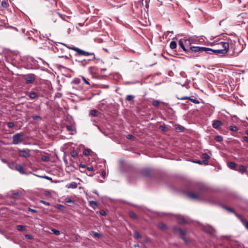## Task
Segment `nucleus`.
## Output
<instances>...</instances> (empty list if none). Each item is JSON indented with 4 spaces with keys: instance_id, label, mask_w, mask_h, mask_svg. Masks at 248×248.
Returning a JSON list of instances; mask_svg holds the SVG:
<instances>
[{
    "instance_id": "obj_24",
    "label": "nucleus",
    "mask_w": 248,
    "mask_h": 248,
    "mask_svg": "<svg viewBox=\"0 0 248 248\" xmlns=\"http://www.w3.org/2000/svg\"><path fill=\"white\" fill-rule=\"evenodd\" d=\"M29 96L30 98L33 99H34L36 97H37V94L35 92H31V93H29Z\"/></svg>"
},
{
    "instance_id": "obj_42",
    "label": "nucleus",
    "mask_w": 248,
    "mask_h": 248,
    "mask_svg": "<svg viewBox=\"0 0 248 248\" xmlns=\"http://www.w3.org/2000/svg\"><path fill=\"white\" fill-rule=\"evenodd\" d=\"M66 128L69 131H73L74 130L73 127L71 125H67Z\"/></svg>"
},
{
    "instance_id": "obj_9",
    "label": "nucleus",
    "mask_w": 248,
    "mask_h": 248,
    "mask_svg": "<svg viewBox=\"0 0 248 248\" xmlns=\"http://www.w3.org/2000/svg\"><path fill=\"white\" fill-rule=\"evenodd\" d=\"M236 216L240 219L241 223L245 227V228L248 230V222L243 219L242 216L241 215L236 214Z\"/></svg>"
},
{
    "instance_id": "obj_59",
    "label": "nucleus",
    "mask_w": 248,
    "mask_h": 248,
    "mask_svg": "<svg viewBox=\"0 0 248 248\" xmlns=\"http://www.w3.org/2000/svg\"><path fill=\"white\" fill-rule=\"evenodd\" d=\"M73 82H75L77 84L79 83V79H76L73 81Z\"/></svg>"
},
{
    "instance_id": "obj_35",
    "label": "nucleus",
    "mask_w": 248,
    "mask_h": 248,
    "mask_svg": "<svg viewBox=\"0 0 248 248\" xmlns=\"http://www.w3.org/2000/svg\"><path fill=\"white\" fill-rule=\"evenodd\" d=\"M90 152L91 150L90 149H85L84 150L83 154L84 155L87 156L89 155Z\"/></svg>"
},
{
    "instance_id": "obj_36",
    "label": "nucleus",
    "mask_w": 248,
    "mask_h": 248,
    "mask_svg": "<svg viewBox=\"0 0 248 248\" xmlns=\"http://www.w3.org/2000/svg\"><path fill=\"white\" fill-rule=\"evenodd\" d=\"M202 157L205 159H208L210 158V157L209 155L208 154H207V153H203L202 155Z\"/></svg>"
},
{
    "instance_id": "obj_61",
    "label": "nucleus",
    "mask_w": 248,
    "mask_h": 248,
    "mask_svg": "<svg viewBox=\"0 0 248 248\" xmlns=\"http://www.w3.org/2000/svg\"><path fill=\"white\" fill-rule=\"evenodd\" d=\"M57 208L61 209L62 207H63V206L62 205H57Z\"/></svg>"
},
{
    "instance_id": "obj_60",
    "label": "nucleus",
    "mask_w": 248,
    "mask_h": 248,
    "mask_svg": "<svg viewBox=\"0 0 248 248\" xmlns=\"http://www.w3.org/2000/svg\"><path fill=\"white\" fill-rule=\"evenodd\" d=\"M133 136L132 135H128L127 136V138L128 139H132Z\"/></svg>"
},
{
    "instance_id": "obj_19",
    "label": "nucleus",
    "mask_w": 248,
    "mask_h": 248,
    "mask_svg": "<svg viewBox=\"0 0 248 248\" xmlns=\"http://www.w3.org/2000/svg\"><path fill=\"white\" fill-rule=\"evenodd\" d=\"M99 112L96 109H92L90 112V114L93 117L98 116Z\"/></svg>"
},
{
    "instance_id": "obj_21",
    "label": "nucleus",
    "mask_w": 248,
    "mask_h": 248,
    "mask_svg": "<svg viewBox=\"0 0 248 248\" xmlns=\"http://www.w3.org/2000/svg\"><path fill=\"white\" fill-rule=\"evenodd\" d=\"M170 46L171 49H175L177 47V43L174 41H172L170 43Z\"/></svg>"
},
{
    "instance_id": "obj_58",
    "label": "nucleus",
    "mask_w": 248,
    "mask_h": 248,
    "mask_svg": "<svg viewBox=\"0 0 248 248\" xmlns=\"http://www.w3.org/2000/svg\"><path fill=\"white\" fill-rule=\"evenodd\" d=\"M39 59L42 61L44 64H46L47 66L48 65V64L46 62H45L44 60H43V59H42L41 58H39Z\"/></svg>"
},
{
    "instance_id": "obj_64",
    "label": "nucleus",
    "mask_w": 248,
    "mask_h": 248,
    "mask_svg": "<svg viewBox=\"0 0 248 248\" xmlns=\"http://www.w3.org/2000/svg\"><path fill=\"white\" fill-rule=\"evenodd\" d=\"M13 195H16V196H18L19 195V193L18 192H16L13 193Z\"/></svg>"
},
{
    "instance_id": "obj_39",
    "label": "nucleus",
    "mask_w": 248,
    "mask_h": 248,
    "mask_svg": "<svg viewBox=\"0 0 248 248\" xmlns=\"http://www.w3.org/2000/svg\"><path fill=\"white\" fill-rule=\"evenodd\" d=\"M40 202L46 205H47V206H49L50 205V203L48 202H47L46 201H43V200H41L40 201Z\"/></svg>"
},
{
    "instance_id": "obj_52",
    "label": "nucleus",
    "mask_w": 248,
    "mask_h": 248,
    "mask_svg": "<svg viewBox=\"0 0 248 248\" xmlns=\"http://www.w3.org/2000/svg\"><path fill=\"white\" fill-rule=\"evenodd\" d=\"M87 170L89 171H92L93 170V167H88L87 168Z\"/></svg>"
},
{
    "instance_id": "obj_55",
    "label": "nucleus",
    "mask_w": 248,
    "mask_h": 248,
    "mask_svg": "<svg viewBox=\"0 0 248 248\" xmlns=\"http://www.w3.org/2000/svg\"><path fill=\"white\" fill-rule=\"evenodd\" d=\"M204 164L205 165H208L209 161H208V159H205V160L202 161V164Z\"/></svg>"
},
{
    "instance_id": "obj_3",
    "label": "nucleus",
    "mask_w": 248,
    "mask_h": 248,
    "mask_svg": "<svg viewBox=\"0 0 248 248\" xmlns=\"http://www.w3.org/2000/svg\"><path fill=\"white\" fill-rule=\"evenodd\" d=\"M24 135L23 133H18L12 137V144L18 145L21 143L24 140Z\"/></svg>"
},
{
    "instance_id": "obj_33",
    "label": "nucleus",
    "mask_w": 248,
    "mask_h": 248,
    "mask_svg": "<svg viewBox=\"0 0 248 248\" xmlns=\"http://www.w3.org/2000/svg\"><path fill=\"white\" fill-rule=\"evenodd\" d=\"M51 231L56 235H59L60 234V232L59 230H56L55 229H51Z\"/></svg>"
},
{
    "instance_id": "obj_48",
    "label": "nucleus",
    "mask_w": 248,
    "mask_h": 248,
    "mask_svg": "<svg viewBox=\"0 0 248 248\" xmlns=\"http://www.w3.org/2000/svg\"><path fill=\"white\" fill-rule=\"evenodd\" d=\"M25 236L26 238L28 239H32L33 238V237L30 234H26Z\"/></svg>"
},
{
    "instance_id": "obj_47",
    "label": "nucleus",
    "mask_w": 248,
    "mask_h": 248,
    "mask_svg": "<svg viewBox=\"0 0 248 248\" xmlns=\"http://www.w3.org/2000/svg\"><path fill=\"white\" fill-rule=\"evenodd\" d=\"M65 202L67 203H71V202H73V201H72L71 199L70 198H66L65 199Z\"/></svg>"
},
{
    "instance_id": "obj_2",
    "label": "nucleus",
    "mask_w": 248,
    "mask_h": 248,
    "mask_svg": "<svg viewBox=\"0 0 248 248\" xmlns=\"http://www.w3.org/2000/svg\"><path fill=\"white\" fill-rule=\"evenodd\" d=\"M58 44L63 45V46H65L66 47H67V48L75 51L77 52V54H76V55H77V56H80V55L86 56H93V59H95V54L94 53H90L87 51H85L84 50L80 49L78 47H76L75 46L70 47V46H67L66 44L58 42L56 43V45L57 46H58Z\"/></svg>"
},
{
    "instance_id": "obj_29",
    "label": "nucleus",
    "mask_w": 248,
    "mask_h": 248,
    "mask_svg": "<svg viewBox=\"0 0 248 248\" xmlns=\"http://www.w3.org/2000/svg\"><path fill=\"white\" fill-rule=\"evenodd\" d=\"M158 226L161 230H165L167 228L166 225L162 223L158 224Z\"/></svg>"
},
{
    "instance_id": "obj_38",
    "label": "nucleus",
    "mask_w": 248,
    "mask_h": 248,
    "mask_svg": "<svg viewBox=\"0 0 248 248\" xmlns=\"http://www.w3.org/2000/svg\"><path fill=\"white\" fill-rule=\"evenodd\" d=\"M7 124L9 128H13L14 126V124L13 122H8Z\"/></svg>"
},
{
    "instance_id": "obj_43",
    "label": "nucleus",
    "mask_w": 248,
    "mask_h": 248,
    "mask_svg": "<svg viewBox=\"0 0 248 248\" xmlns=\"http://www.w3.org/2000/svg\"><path fill=\"white\" fill-rule=\"evenodd\" d=\"M1 5L3 7H6L7 6V3L5 1H2L1 2Z\"/></svg>"
},
{
    "instance_id": "obj_63",
    "label": "nucleus",
    "mask_w": 248,
    "mask_h": 248,
    "mask_svg": "<svg viewBox=\"0 0 248 248\" xmlns=\"http://www.w3.org/2000/svg\"><path fill=\"white\" fill-rule=\"evenodd\" d=\"M86 174L89 176H93V173H90L88 174L87 172H86Z\"/></svg>"
},
{
    "instance_id": "obj_50",
    "label": "nucleus",
    "mask_w": 248,
    "mask_h": 248,
    "mask_svg": "<svg viewBox=\"0 0 248 248\" xmlns=\"http://www.w3.org/2000/svg\"><path fill=\"white\" fill-rule=\"evenodd\" d=\"M143 172L145 173L146 176H147L149 174V170L146 169L143 170Z\"/></svg>"
},
{
    "instance_id": "obj_23",
    "label": "nucleus",
    "mask_w": 248,
    "mask_h": 248,
    "mask_svg": "<svg viewBox=\"0 0 248 248\" xmlns=\"http://www.w3.org/2000/svg\"><path fill=\"white\" fill-rule=\"evenodd\" d=\"M236 164L233 162H229L228 163V166L231 169L234 170L236 167Z\"/></svg>"
},
{
    "instance_id": "obj_49",
    "label": "nucleus",
    "mask_w": 248,
    "mask_h": 248,
    "mask_svg": "<svg viewBox=\"0 0 248 248\" xmlns=\"http://www.w3.org/2000/svg\"><path fill=\"white\" fill-rule=\"evenodd\" d=\"M28 210H29V211H31V212H32V213H37V211H36V210L33 209H31V208H29Z\"/></svg>"
},
{
    "instance_id": "obj_15",
    "label": "nucleus",
    "mask_w": 248,
    "mask_h": 248,
    "mask_svg": "<svg viewBox=\"0 0 248 248\" xmlns=\"http://www.w3.org/2000/svg\"><path fill=\"white\" fill-rule=\"evenodd\" d=\"M203 229L208 233L212 234L213 232V229L211 227L204 226Z\"/></svg>"
},
{
    "instance_id": "obj_12",
    "label": "nucleus",
    "mask_w": 248,
    "mask_h": 248,
    "mask_svg": "<svg viewBox=\"0 0 248 248\" xmlns=\"http://www.w3.org/2000/svg\"><path fill=\"white\" fill-rule=\"evenodd\" d=\"M65 187L67 188L75 189L78 187V184L75 182H71L66 185Z\"/></svg>"
},
{
    "instance_id": "obj_5",
    "label": "nucleus",
    "mask_w": 248,
    "mask_h": 248,
    "mask_svg": "<svg viewBox=\"0 0 248 248\" xmlns=\"http://www.w3.org/2000/svg\"><path fill=\"white\" fill-rule=\"evenodd\" d=\"M187 196L191 199L201 200V197H202V194L201 192H191L188 193Z\"/></svg>"
},
{
    "instance_id": "obj_10",
    "label": "nucleus",
    "mask_w": 248,
    "mask_h": 248,
    "mask_svg": "<svg viewBox=\"0 0 248 248\" xmlns=\"http://www.w3.org/2000/svg\"><path fill=\"white\" fill-rule=\"evenodd\" d=\"M222 125V122L219 120H215L212 124L213 127L215 129H218Z\"/></svg>"
},
{
    "instance_id": "obj_6",
    "label": "nucleus",
    "mask_w": 248,
    "mask_h": 248,
    "mask_svg": "<svg viewBox=\"0 0 248 248\" xmlns=\"http://www.w3.org/2000/svg\"><path fill=\"white\" fill-rule=\"evenodd\" d=\"M206 47H201V46H191L190 49L187 50V53H188L190 52H198L200 51L203 52L206 51L207 49Z\"/></svg>"
},
{
    "instance_id": "obj_11",
    "label": "nucleus",
    "mask_w": 248,
    "mask_h": 248,
    "mask_svg": "<svg viewBox=\"0 0 248 248\" xmlns=\"http://www.w3.org/2000/svg\"><path fill=\"white\" fill-rule=\"evenodd\" d=\"M181 100L188 99L194 104H199L200 101L196 99H193L189 96H183L180 98Z\"/></svg>"
},
{
    "instance_id": "obj_44",
    "label": "nucleus",
    "mask_w": 248,
    "mask_h": 248,
    "mask_svg": "<svg viewBox=\"0 0 248 248\" xmlns=\"http://www.w3.org/2000/svg\"><path fill=\"white\" fill-rule=\"evenodd\" d=\"M82 79L86 84L90 85L89 82L84 77H82Z\"/></svg>"
},
{
    "instance_id": "obj_4",
    "label": "nucleus",
    "mask_w": 248,
    "mask_h": 248,
    "mask_svg": "<svg viewBox=\"0 0 248 248\" xmlns=\"http://www.w3.org/2000/svg\"><path fill=\"white\" fill-rule=\"evenodd\" d=\"M174 231L180 234V237L186 243H187V240L186 238L185 235L186 234V231L181 229L178 227H173Z\"/></svg>"
},
{
    "instance_id": "obj_45",
    "label": "nucleus",
    "mask_w": 248,
    "mask_h": 248,
    "mask_svg": "<svg viewBox=\"0 0 248 248\" xmlns=\"http://www.w3.org/2000/svg\"><path fill=\"white\" fill-rule=\"evenodd\" d=\"M193 162L197 163V164H199L200 165L202 164V161H201V160H194V161H193Z\"/></svg>"
},
{
    "instance_id": "obj_8",
    "label": "nucleus",
    "mask_w": 248,
    "mask_h": 248,
    "mask_svg": "<svg viewBox=\"0 0 248 248\" xmlns=\"http://www.w3.org/2000/svg\"><path fill=\"white\" fill-rule=\"evenodd\" d=\"M189 42V40L185 39H181L179 41V46L186 53H187L188 49H186V48L185 45L187 43H188Z\"/></svg>"
},
{
    "instance_id": "obj_53",
    "label": "nucleus",
    "mask_w": 248,
    "mask_h": 248,
    "mask_svg": "<svg viewBox=\"0 0 248 248\" xmlns=\"http://www.w3.org/2000/svg\"><path fill=\"white\" fill-rule=\"evenodd\" d=\"M0 159L4 163L8 164V162L6 159H5L4 158H2L1 157L0 158Z\"/></svg>"
},
{
    "instance_id": "obj_28",
    "label": "nucleus",
    "mask_w": 248,
    "mask_h": 248,
    "mask_svg": "<svg viewBox=\"0 0 248 248\" xmlns=\"http://www.w3.org/2000/svg\"><path fill=\"white\" fill-rule=\"evenodd\" d=\"M89 203L90 206H91L93 207H94L95 206H97V203L93 201H91L89 202Z\"/></svg>"
},
{
    "instance_id": "obj_20",
    "label": "nucleus",
    "mask_w": 248,
    "mask_h": 248,
    "mask_svg": "<svg viewBox=\"0 0 248 248\" xmlns=\"http://www.w3.org/2000/svg\"><path fill=\"white\" fill-rule=\"evenodd\" d=\"M221 207L224 208V209L230 212H232V213H234L235 215H236V214H237L235 211L232 208H230V207H227V206H224V205H221Z\"/></svg>"
},
{
    "instance_id": "obj_16",
    "label": "nucleus",
    "mask_w": 248,
    "mask_h": 248,
    "mask_svg": "<svg viewBox=\"0 0 248 248\" xmlns=\"http://www.w3.org/2000/svg\"><path fill=\"white\" fill-rule=\"evenodd\" d=\"M91 60V59H88V60L84 59V60H82L81 61H78V62L81 63V65H82L83 66H85L86 65H87L88 63H89Z\"/></svg>"
},
{
    "instance_id": "obj_1",
    "label": "nucleus",
    "mask_w": 248,
    "mask_h": 248,
    "mask_svg": "<svg viewBox=\"0 0 248 248\" xmlns=\"http://www.w3.org/2000/svg\"><path fill=\"white\" fill-rule=\"evenodd\" d=\"M217 46H221L223 48H216L212 49L208 47L206 49L205 52L207 53L210 54V52H213L216 55L222 54L224 55L227 53L229 50V44L227 42L220 41L217 44Z\"/></svg>"
},
{
    "instance_id": "obj_40",
    "label": "nucleus",
    "mask_w": 248,
    "mask_h": 248,
    "mask_svg": "<svg viewBox=\"0 0 248 248\" xmlns=\"http://www.w3.org/2000/svg\"><path fill=\"white\" fill-rule=\"evenodd\" d=\"M71 155L72 157H75L77 156L78 153L75 151H73L71 153Z\"/></svg>"
},
{
    "instance_id": "obj_41",
    "label": "nucleus",
    "mask_w": 248,
    "mask_h": 248,
    "mask_svg": "<svg viewBox=\"0 0 248 248\" xmlns=\"http://www.w3.org/2000/svg\"><path fill=\"white\" fill-rule=\"evenodd\" d=\"M30 60H31V62H32V63H33L34 65L37 64V63L38 62H37L36 60H35L34 58H31L30 59Z\"/></svg>"
},
{
    "instance_id": "obj_31",
    "label": "nucleus",
    "mask_w": 248,
    "mask_h": 248,
    "mask_svg": "<svg viewBox=\"0 0 248 248\" xmlns=\"http://www.w3.org/2000/svg\"><path fill=\"white\" fill-rule=\"evenodd\" d=\"M229 129L230 130H231L232 131H237L238 129V128L237 127V126H236L235 125H231L229 127Z\"/></svg>"
},
{
    "instance_id": "obj_7",
    "label": "nucleus",
    "mask_w": 248,
    "mask_h": 248,
    "mask_svg": "<svg viewBox=\"0 0 248 248\" xmlns=\"http://www.w3.org/2000/svg\"><path fill=\"white\" fill-rule=\"evenodd\" d=\"M26 83L31 84L36 79V76L33 74H29L25 76Z\"/></svg>"
},
{
    "instance_id": "obj_34",
    "label": "nucleus",
    "mask_w": 248,
    "mask_h": 248,
    "mask_svg": "<svg viewBox=\"0 0 248 248\" xmlns=\"http://www.w3.org/2000/svg\"><path fill=\"white\" fill-rule=\"evenodd\" d=\"M8 167L12 170H14L15 169V168L16 167L15 166V164L14 163H8L7 164Z\"/></svg>"
},
{
    "instance_id": "obj_14",
    "label": "nucleus",
    "mask_w": 248,
    "mask_h": 248,
    "mask_svg": "<svg viewBox=\"0 0 248 248\" xmlns=\"http://www.w3.org/2000/svg\"><path fill=\"white\" fill-rule=\"evenodd\" d=\"M15 170L18 171L21 174H25L23 167L21 165H17L16 166Z\"/></svg>"
},
{
    "instance_id": "obj_25",
    "label": "nucleus",
    "mask_w": 248,
    "mask_h": 248,
    "mask_svg": "<svg viewBox=\"0 0 248 248\" xmlns=\"http://www.w3.org/2000/svg\"><path fill=\"white\" fill-rule=\"evenodd\" d=\"M91 232L93 234L94 237H95L96 238H101L102 236V235L100 233H99L98 232H96L92 231Z\"/></svg>"
},
{
    "instance_id": "obj_54",
    "label": "nucleus",
    "mask_w": 248,
    "mask_h": 248,
    "mask_svg": "<svg viewBox=\"0 0 248 248\" xmlns=\"http://www.w3.org/2000/svg\"><path fill=\"white\" fill-rule=\"evenodd\" d=\"M41 177H42V178H45L47 180H51V178L49 177V176H40Z\"/></svg>"
},
{
    "instance_id": "obj_17",
    "label": "nucleus",
    "mask_w": 248,
    "mask_h": 248,
    "mask_svg": "<svg viewBox=\"0 0 248 248\" xmlns=\"http://www.w3.org/2000/svg\"><path fill=\"white\" fill-rule=\"evenodd\" d=\"M29 155V152L25 150H22L19 151V155L22 157H26Z\"/></svg>"
},
{
    "instance_id": "obj_22",
    "label": "nucleus",
    "mask_w": 248,
    "mask_h": 248,
    "mask_svg": "<svg viewBox=\"0 0 248 248\" xmlns=\"http://www.w3.org/2000/svg\"><path fill=\"white\" fill-rule=\"evenodd\" d=\"M16 229L19 231H24L26 230V227L21 225H18L16 226Z\"/></svg>"
},
{
    "instance_id": "obj_46",
    "label": "nucleus",
    "mask_w": 248,
    "mask_h": 248,
    "mask_svg": "<svg viewBox=\"0 0 248 248\" xmlns=\"http://www.w3.org/2000/svg\"><path fill=\"white\" fill-rule=\"evenodd\" d=\"M32 118L34 120H37L39 119H41V118L39 116H38V115H33L32 116Z\"/></svg>"
},
{
    "instance_id": "obj_13",
    "label": "nucleus",
    "mask_w": 248,
    "mask_h": 248,
    "mask_svg": "<svg viewBox=\"0 0 248 248\" xmlns=\"http://www.w3.org/2000/svg\"><path fill=\"white\" fill-rule=\"evenodd\" d=\"M178 222L180 224H185L186 222L184 217L178 215L177 216Z\"/></svg>"
},
{
    "instance_id": "obj_18",
    "label": "nucleus",
    "mask_w": 248,
    "mask_h": 248,
    "mask_svg": "<svg viewBox=\"0 0 248 248\" xmlns=\"http://www.w3.org/2000/svg\"><path fill=\"white\" fill-rule=\"evenodd\" d=\"M162 103V102H161L159 100H154L153 101V103H152V104L155 107H157V108H159V106H160V103ZM162 103L164 104H166V103H165V102H162Z\"/></svg>"
},
{
    "instance_id": "obj_51",
    "label": "nucleus",
    "mask_w": 248,
    "mask_h": 248,
    "mask_svg": "<svg viewBox=\"0 0 248 248\" xmlns=\"http://www.w3.org/2000/svg\"><path fill=\"white\" fill-rule=\"evenodd\" d=\"M100 213L101 215L104 216L106 215V213L104 210H101L100 211Z\"/></svg>"
},
{
    "instance_id": "obj_62",
    "label": "nucleus",
    "mask_w": 248,
    "mask_h": 248,
    "mask_svg": "<svg viewBox=\"0 0 248 248\" xmlns=\"http://www.w3.org/2000/svg\"><path fill=\"white\" fill-rule=\"evenodd\" d=\"M106 171H104H104H102V175L103 176H105L106 175Z\"/></svg>"
},
{
    "instance_id": "obj_56",
    "label": "nucleus",
    "mask_w": 248,
    "mask_h": 248,
    "mask_svg": "<svg viewBox=\"0 0 248 248\" xmlns=\"http://www.w3.org/2000/svg\"><path fill=\"white\" fill-rule=\"evenodd\" d=\"M79 168H82V169H85V167H86V166H85V165H84V164H80L79 165Z\"/></svg>"
},
{
    "instance_id": "obj_32",
    "label": "nucleus",
    "mask_w": 248,
    "mask_h": 248,
    "mask_svg": "<svg viewBox=\"0 0 248 248\" xmlns=\"http://www.w3.org/2000/svg\"><path fill=\"white\" fill-rule=\"evenodd\" d=\"M239 170L240 171L245 172L247 170V168L244 165H241L239 167Z\"/></svg>"
},
{
    "instance_id": "obj_30",
    "label": "nucleus",
    "mask_w": 248,
    "mask_h": 248,
    "mask_svg": "<svg viewBox=\"0 0 248 248\" xmlns=\"http://www.w3.org/2000/svg\"><path fill=\"white\" fill-rule=\"evenodd\" d=\"M134 236L136 239H139L141 238V235L138 232H135L134 233Z\"/></svg>"
},
{
    "instance_id": "obj_57",
    "label": "nucleus",
    "mask_w": 248,
    "mask_h": 248,
    "mask_svg": "<svg viewBox=\"0 0 248 248\" xmlns=\"http://www.w3.org/2000/svg\"><path fill=\"white\" fill-rule=\"evenodd\" d=\"M243 139L246 142H248V137L244 136Z\"/></svg>"
},
{
    "instance_id": "obj_27",
    "label": "nucleus",
    "mask_w": 248,
    "mask_h": 248,
    "mask_svg": "<svg viewBox=\"0 0 248 248\" xmlns=\"http://www.w3.org/2000/svg\"><path fill=\"white\" fill-rule=\"evenodd\" d=\"M134 98V96L133 95H128L126 97V100L130 101H132Z\"/></svg>"
},
{
    "instance_id": "obj_37",
    "label": "nucleus",
    "mask_w": 248,
    "mask_h": 248,
    "mask_svg": "<svg viewBox=\"0 0 248 248\" xmlns=\"http://www.w3.org/2000/svg\"><path fill=\"white\" fill-rule=\"evenodd\" d=\"M129 215L131 217L133 218H136L137 217V215L135 213L133 212H131L129 213Z\"/></svg>"
},
{
    "instance_id": "obj_26",
    "label": "nucleus",
    "mask_w": 248,
    "mask_h": 248,
    "mask_svg": "<svg viewBox=\"0 0 248 248\" xmlns=\"http://www.w3.org/2000/svg\"><path fill=\"white\" fill-rule=\"evenodd\" d=\"M215 139L218 142H221V141H223V138L222 136L218 135V136H216V137L215 138Z\"/></svg>"
}]
</instances>
